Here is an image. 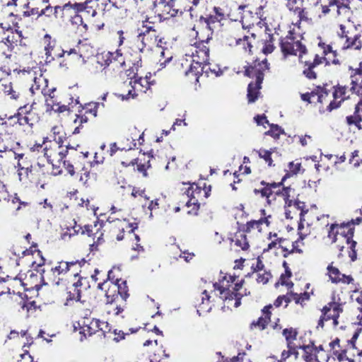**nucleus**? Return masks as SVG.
<instances>
[{
    "instance_id": "1",
    "label": "nucleus",
    "mask_w": 362,
    "mask_h": 362,
    "mask_svg": "<svg viewBox=\"0 0 362 362\" xmlns=\"http://www.w3.org/2000/svg\"><path fill=\"white\" fill-rule=\"evenodd\" d=\"M136 47L141 52H152L153 54L155 74L166 67L173 59V54L168 42L159 37L151 26L143 25V29L136 40Z\"/></svg>"
},
{
    "instance_id": "2",
    "label": "nucleus",
    "mask_w": 362,
    "mask_h": 362,
    "mask_svg": "<svg viewBox=\"0 0 362 362\" xmlns=\"http://www.w3.org/2000/svg\"><path fill=\"white\" fill-rule=\"evenodd\" d=\"M243 279L235 275L224 274L218 283L213 284L214 291L219 293L220 298L228 308H236L240 305V299L246 295L243 291Z\"/></svg>"
},
{
    "instance_id": "3",
    "label": "nucleus",
    "mask_w": 362,
    "mask_h": 362,
    "mask_svg": "<svg viewBox=\"0 0 362 362\" xmlns=\"http://www.w3.org/2000/svg\"><path fill=\"white\" fill-rule=\"evenodd\" d=\"M199 41L190 45L186 50L185 58L181 64L182 66L188 67L185 74L189 73L194 75L198 81V76L202 74L204 66L208 64L209 49L207 47V40L198 37Z\"/></svg>"
},
{
    "instance_id": "4",
    "label": "nucleus",
    "mask_w": 362,
    "mask_h": 362,
    "mask_svg": "<svg viewBox=\"0 0 362 362\" xmlns=\"http://www.w3.org/2000/svg\"><path fill=\"white\" fill-rule=\"evenodd\" d=\"M361 221V218H357L356 220L352 221V223H341V224H331L329 232L328 238L332 243L339 242L338 247L341 249L344 247L343 244L345 243L349 245L351 250L349 256L352 261L356 259V252L355 247L356 242L351 240L354 234V228L352 224H358Z\"/></svg>"
},
{
    "instance_id": "5",
    "label": "nucleus",
    "mask_w": 362,
    "mask_h": 362,
    "mask_svg": "<svg viewBox=\"0 0 362 362\" xmlns=\"http://www.w3.org/2000/svg\"><path fill=\"white\" fill-rule=\"evenodd\" d=\"M116 272H119V269L114 267L108 272V279L98 285L105 292L106 302L124 301L127 298L126 283L115 275Z\"/></svg>"
},
{
    "instance_id": "6",
    "label": "nucleus",
    "mask_w": 362,
    "mask_h": 362,
    "mask_svg": "<svg viewBox=\"0 0 362 362\" xmlns=\"http://www.w3.org/2000/svg\"><path fill=\"white\" fill-rule=\"evenodd\" d=\"M151 77V73H147L145 76L134 74L130 78L129 83L124 85V90L117 95L118 98L122 100H128L135 98L139 93H146L155 83Z\"/></svg>"
},
{
    "instance_id": "7",
    "label": "nucleus",
    "mask_w": 362,
    "mask_h": 362,
    "mask_svg": "<svg viewBox=\"0 0 362 362\" xmlns=\"http://www.w3.org/2000/svg\"><path fill=\"white\" fill-rule=\"evenodd\" d=\"M269 69V64L267 59H264L261 62L255 61L253 65L249 66L245 70V74L250 77H255V83H250L247 88V98L249 103H253L258 98L261 88V83L263 81V72Z\"/></svg>"
},
{
    "instance_id": "8",
    "label": "nucleus",
    "mask_w": 362,
    "mask_h": 362,
    "mask_svg": "<svg viewBox=\"0 0 362 362\" xmlns=\"http://www.w3.org/2000/svg\"><path fill=\"white\" fill-rule=\"evenodd\" d=\"M343 303L339 296L333 295L332 301L325 306L322 309V315L318 322V327H323L324 322H327V325L336 327L338 325V318L342 313Z\"/></svg>"
},
{
    "instance_id": "9",
    "label": "nucleus",
    "mask_w": 362,
    "mask_h": 362,
    "mask_svg": "<svg viewBox=\"0 0 362 362\" xmlns=\"http://www.w3.org/2000/svg\"><path fill=\"white\" fill-rule=\"evenodd\" d=\"M44 155L54 167L59 168L67 152L66 146L57 142L44 141Z\"/></svg>"
},
{
    "instance_id": "10",
    "label": "nucleus",
    "mask_w": 362,
    "mask_h": 362,
    "mask_svg": "<svg viewBox=\"0 0 362 362\" xmlns=\"http://www.w3.org/2000/svg\"><path fill=\"white\" fill-rule=\"evenodd\" d=\"M318 47L320 49V54H316L313 62L314 65L322 64H325V65L339 64L336 51L333 50L332 47L329 45H327L320 39Z\"/></svg>"
},
{
    "instance_id": "11",
    "label": "nucleus",
    "mask_w": 362,
    "mask_h": 362,
    "mask_svg": "<svg viewBox=\"0 0 362 362\" xmlns=\"http://www.w3.org/2000/svg\"><path fill=\"white\" fill-rule=\"evenodd\" d=\"M292 209L300 210V223L298 224V235L301 240L308 236L312 232V227L310 221V214H308V211H304L302 208L304 206V203L295 202L293 204L288 205Z\"/></svg>"
},
{
    "instance_id": "12",
    "label": "nucleus",
    "mask_w": 362,
    "mask_h": 362,
    "mask_svg": "<svg viewBox=\"0 0 362 362\" xmlns=\"http://www.w3.org/2000/svg\"><path fill=\"white\" fill-rule=\"evenodd\" d=\"M204 194L205 198L209 197V192L205 189H202L197 184L192 183L187 190V195L189 197V201L187 202V206L189 207L192 206L193 208L189 211V214H196L199 208L198 203L199 198Z\"/></svg>"
},
{
    "instance_id": "13",
    "label": "nucleus",
    "mask_w": 362,
    "mask_h": 362,
    "mask_svg": "<svg viewBox=\"0 0 362 362\" xmlns=\"http://www.w3.org/2000/svg\"><path fill=\"white\" fill-rule=\"evenodd\" d=\"M77 266L76 262L61 261L57 262L51 268L50 272L53 276V282L59 285V281L63 280L64 276L71 270L72 267Z\"/></svg>"
},
{
    "instance_id": "14",
    "label": "nucleus",
    "mask_w": 362,
    "mask_h": 362,
    "mask_svg": "<svg viewBox=\"0 0 362 362\" xmlns=\"http://www.w3.org/2000/svg\"><path fill=\"white\" fill-rule=\"evenodd\" d=\"M12 341L14 344L22 345L23 348L29 347L33 342V338L28 334L27 330H11L7 335L6 340Z\"/></svg>"
},
{
    "instance_id": "15",
    "label": "nucleus",
    "mask_w": 362,
    "mask_h": 362,
    "mask_svg": "<svg viewBox=\"0 0 362 362\" xmlns=\"http://www.w3.org/2000/svg\"><path fill=\"white\" fill-rule=\"evenodd\" d=\"M2 30H6L7 35L1 42V45L7 47L8 51H11L17 45L21 42L22 33L18 30H13L9 25L7 27L1 26Z\"/></svg>"
},
{
    "instance_id": "16",
    "label": "nucleus",
    "mask_w": 362,
    "mask_h": 362,
    "mask_svg": "<svg viewBox=\"0 0 362 362\" xmlns=\"http://www.w3.org/2000/svg\"><path fill=\"white\" fill-rule=\"evenodd\" d=\"M153 5L158 11L162 12L163 16L168 15L170 17H175L182 13V11L175 8L174 0H156Z\"/></svg>"
},
{
    "instance_id": "17",
    "label": "nucleus",
    "mask_w": 362,
    "mask_h": 362,
    "mask_svg": "<svg viewBox=\"0 0 362 362\" xmlns=\"http://www.w3.org/2000/svg\"><path fill=\"white\" fill-rule=\"evenodd\" d=\"M327 269L329 279L332 283L349 284H352L354 281V279L351 276L341 274L338 268L334 267L332 264L328 265Z\"/></svg>"
},
{
    "instance_id": "18",
    "label": "nucleus",
    "mask_w": 362,
    "mask_h": 362,
    "mask_svg": "<svg viewBox=\"0 0 362 362\" xmlns=\"http://www.w3.org/2000/svg\"><path fill=\"white\" fill-rule=\"evenodd\" d=\"M100 320L98 319H86L83 325L79 327L80 340L83 341L88 336H91L99 332Z\"/></svg>"
},
{
    "instance_id": "19",
    "label": "nucleus",
    "mask_w": 362,
    "mask_h": 362,
    "mask_svg": "<svg viewBox=\"0 0 362 362\" xmlns=\"http://www.w3.org/2000/svg\"><path fill=\"white\" fill-rule=\"evenodd\" d=\"M282 334L286 341V347L297 346V348L306 350L309 349V346L301 344L298 341V332L296 329L293 327L286 328L282 331Z\"/></svg>"
},
{
    "instance_id": "20",
    "label": "nucleus",
    "mask_w": 362,
    "mask_h": 362,
    "mask_svg": "<svg viewBox=\"0 0 362 362\" xmlns=\"http://www.w3.org/2000/svg\"><path fill=\"white\" fill-rule=\"evenodd\" d=\"M349 90L345 86L337 87L332 95L334 100L327 105V110L332 111L337 108L342 101L349 97Z\"/></svg>"
},
{
    "instance_id": "21",
    "label": "nucleus",
    "mask_w": 362,
    "mask_h": 362,
    "mask_svg": "<svg viewBox=\"0 0 362 362\" xmlns=\"http://www.w3.org/2000/svg\"><path fill=\"white\" fill-rule=\"evenodd\" d=\"M76 51L79 53L80 57L82 58L83 64H85L86 62L85 59L93 56L95 52L91 43L87 40H80L76 47V49H71L69 52V54L72 52H76Z\"/></svg>"
},
{
    "instance_id": "22",
    "label": "nucleus",
    "mask_w": 362,
    "mask_h": 362,
    "mask_svg": "<svg viewBox=\"0 0 362 362\" xmlns=\"http://www.w3.org/2000/svg\"><path fill=\"white\" fill-rule=\"evenodd\" d=\"M358 95H362V69H354L351 75V87L349 89Z\"/></svg>"
},
{
    "instance_id": "23",
    "label": "nucleus",
    "mask_w": 362,
    "mask_h": 362,
    "mask_svg": "<svg viewBox=\"0 0 362 362\" xmlns=\"http://www.w3.org/2000/svg\"><path fill=\"white\" fill-rule=\"evenodd\" d=\"M122 57V54L119 50L115 52H103L97 56L98 63L101 66H108L112 60H119Z\"/></svg>"
},
{
    "instance_id": "24",
    "label": "nucleus",
    "mask_w": 362,
    "mask_h": 362,
    "mask_svg": "<svg viewBox=\"0 0 362 362\" xmlns=\"http://www.w3.org/2000/svg\"><path fill=\"white\" fill-rule=\"evenodd\" d=\"M46 110L47 112H64L68 110L67 106L61 105L54 96L49 95L45 99Z\"/></svg>"
},
{
    "instance_id": "25",
    "label": "nucleus",
    "mask_w": 362,
    "mask_h": 362,
    "mask_svg": "<svg viewBox=\"0 0 362 362\" xmlns=\"http://www.w3.org/2000/svg\"><path fill=\"white\" fill-rule=\"evenodd\" d=\"M283 265L285 269V272L281 274L279 281L276 284V286L278 287L279 285L285 286L287 289L289 290L293 286V284L291 281L292 273L289 270L286 262H284Z\"/></svg>"
},
{
    "instance_id": "26",
    "label": "nucleus",
    "mask_w": 362,
    "mask_h": 362,
    "mask_svg": "<svg viewBox=\"0 0 362 362\" xmlns=\"http://www.w3.org/2000/svg\"><path fill=\"white\" fill-rule=\"evenodd\" d=\"M298 349L297 346L287 347L286 350H284L281 354V359L279 361L276 360L274 357H270L268 359V362H284L289 357L292 356L295 359L298 358Z\"/></svg>"
},
{
    "instance_id": "27",
    "label": "nucleus",
    "mask_w": 362,
    "mask_h": 362,
    "mask_svg": "<svg viewBox=\"0 0 362 362\" xmlns=\"http://www.w3.org/2000/svg\"><path fill=\"white\" fill-rule=\"evenodd\" d=\"M310 286V284H306L305 288L306 290H309ZM313 294V290L310 291H305L303 293H296L293 292H290L289 295L291 297V300H294L296 303L303 305L305 301L310 299V296Z\"/></svg>"
},
{
    "instance_id": "28",
    "label": "nucleus",
    "mask_w": 362,
    "mask_h": 362,
    "mask_svg": "<svg viewBox=\"0 0 362 362\" xmlns=\"http://www.w3.org/2000/svg\"><path fill=\"white\" fill-rule=\"evenodd\" d=\"M72 30L79 35H83L87 30V25L83 23V18L79 15H75L71 21Z\"/></svg>"
},
{
    "instance_id": "29",
    "label": "nucleus",
    "mask_w": 362,
    "mask_h": 362,
    "mask_svg": "<svg viewBox=\"0 0 362 362\" xmlns=\"http://www.w3.org/2000/svg\"><path fill=\"white\" fill-rule=\"evenodd\" d=\"M211 296L207 290H204L202 293L201 303L199 305L198 312L207 313L211 310Z\"/></svg>"
},
{
    "instance_id": "30",
    "label": "nucleus",
    "mask_w": 362,
    "mask_h": 362,
    "mask_svg": "<svg viewBox=\"0 0 362 362\" xmlns=\"http://www.w3.org/2000/svg\"><path fill=\"white\" fill-rule=\"evenodd\" d=\"M231 241L235 247H239L243 250H245L249 247L247 236L243 232L239 231L236 233Z\"/></svg>"
},
{
    "instance_id": "31",
    "label": "nucleus",
    "mask_w": 362,
    "mask_h": 362,
    "mask_svg": "<svg viewBox=\"0 0 362 362\" xmlns=\"http://www.w3.org/2000/svg\"><path fill=\"white\" fill-rule=\"evenodd\" d=\"M286 6L291 11L302 19L303 18V0H286Z\"/></svg>"
},
{
    "instance_id": "32",
    "label": "nucleus",
    "mask_w": 362,
    "mask_h": 362,
    "mask_svg": "<svg viewBox=\"0 0 362 362\" xmlns=\"http://www.w3.org/2000/svg\"><path fill=\"white\" fill-rule=\"evenodd\" d=\"M293 47H291V52H288V54L298 55L299 61L300 62L306 63V61H303V54L306 53V48L299 41L293 42Z\"/></svg>"
},
{
    "instance_id": "33",
    "label": "nucleus",
    "mask_w": 362,
    "mask_h": 362,
    "mask_svg": "<svg viewBox=\"0 0 362 362\" xmlns=\"http://www.w3.org/2000/svg\"><path fill=\"white\" fill-rule=\"evenodd\" d=\"M54 140L52 142H57L59 144H63L64 141L66 139V134L64 133L63 127L61 124H57L54 126L51 130Z\"/></svg>"
},
{
    "instance_id": "34",
    "label": "nucleus",
    "mask_w": 362,
    "mask_h": 362,
    "mask_svg": "<svg viewBox=\"0 0 362 362\" xmlns=\"http://www.w3.org/2000/svg\"><path fill=\"white\" fill-rule=\"evenodd\" d=\"M115 226L118 228L119 230L122 231L127 230L129 232L134 231L138 226V223H130L126 219L123 220H117L115 222Z\"/></svg>"
},
{
    "instance_id": "35",
    "label": "nucleus",
    "mask_w": 362,
    "mask_h": 362,
    "mask_svg": "<svg viewBox=\"0 0 362 362\" xmlns=\"http://www.w3.org/2000/svg\"><path fill=\"white\" fill-rule=\"evenodd\" d=\"M301 170V163L298 160L291 161L288 164L287 169L286 170V174L282 179L284 180L286 177L297 175Z\"/></svg>"
},
{
    "instance_id": "36",
    "label": "nucleus",
    "mask_w": 362,
    "mask_h": 362,
    "mask_svg": "<svg viewBox=\"0 0 362 362\" xmlns=\"http://www.w3.org/2000/svg\"><path fill=\"white\" fill-rule=\"evenodd\" d=\"M330 349L333 351V354L336 356L339 361H343L345 357V353L341 349L339 346V339H335L329 344Z\"/></svg>"
},
{
    "instance_id": "37",
    "label": "nucleus",
    "mask_w": 362,
    "mask_h": 362,
    "mask_svg": "<svg viewBox=\"0 0 362 362\" xmlns=\"http://www.w3.org/2000/svg\"><path fill=\"white\" fill-rule=\"evenodd\" d=\"M124 301H119L117 303L106 302V311L110 315H117L123 310V306L122 303Z\"/></svg>"
},
{
    "instance_id": "38",
    "label": "nucleus",
    "mask_w": 362,
    "mask_h": 362,
    "mask_svg": "<svg viewBox=\"0 0 362 362\" xmlns=\"http://www.w3.org/2000/svg\"><path fill=\"white\" fill-rule=\"evenodd\" d=\"M141 206H142V208L144 209L147 208V209L149 211V218H153L152 211L158 208V206H159L158 199H156L154 200H150L149 197L147 196V197L141 203Z\"/></svg>"
},
{
    "instance_id": "39",
    "label": "nucleus",
    "mask_w": 362,
    "mask_h": 362,
    "mask_svg": "<svg viewBox=\"0 0 362 362\" xmlns=\"http://www.w3.org/2000/svg\"><path fill=\"white\" fill-rule=\"evenodd\" d=\"M268 240L269 243H267V247H264L263 249V251H269L272 250H276L280 247V241L279 240V238H277V235L276 233L272 234L269 233L268 236Z\"/></svg>"
},
{
    "instance_id": "40",
    "label": "nucleus",
    "mask_w": 362,
    "mask_h": 362,
    "mask_svg": "<svg viewBox=\"0 0 362 362\" xmlns=\"http://www.w3.org/2000/svg\"><path fill=\"white\" fill-rule=\"evenodd\" d=\"M277 185L274 183L272 184L270 186L265 187L260 191L262 197L267 198L268 204L271 203L272 199H273L275 194H277V192L273 191V189H275Z\"/></svg>"
},
{
    "instance_id": "41",
    "label": "nucleus",
    "mask_w": 362,
    "mask_h": 362,
    "mask_svg": "<svg viewBox=\"0 0 362 362\" xmlns=\"http://www.w3.org/2000/svg\"><path fill=\"white\" fill-rule=\"evenodd\" d=\"M214 11L215 13L214 16H211L209 18L204 19V22L207 25L215 21H221L225 18V13L221 8L214 7Z\"/></svg>"
},
{
    "instance_id": "42",
    "label": "nucleus",
    "mask_w": 362,
    "mask_h": 362,
    "mask_svg": "<svg viewBox=\"0 0 362 362\" xmlns=\"http://www.w3.org/2000/svg\"><path fill=\"white\" fill-rule=\"evenodd\" d=\"M264 35L265 39L264 40L263 42V48L262 52L264 54H269L272 53L274 49V46L273 44V37L266 33V29L264 30Z\"/></svg>"
},
{
    "instance_id": "43",
    "label": "nucleus",
    "mask_w": 362,
    "mask_h": 362,
    "mask_svg": "<svg viewBox=\"0 0 362 362\" xmlns=\"http://www.w3.org/2000/svg\"><path fill=\"white\" fill-rule=\"evenodd\" d=\"M14 158L15 160H17V163L15 165L16 168H31V164L30 161L27 159L26 157H25L23 153H14Z\"/></svg>"
},
{
    "instance_id": "44",
    "label": "nucleus",
    "mask_w": 362,
    "mask_h": 362,
    "mask_svg": "<svg viewBox=\"0 0 362 362\" xmlns=\"http://www.w3.org/2000/svg\"><path fill=\"white\" fill-rule=\"evenodd\" d=\"M362 47V42L359 39V37L355 36L354 39L347 38L346 44L343 46L344 49H360Z\"/></svg>"
},
{
    "instance_id": "45",
    "label": "nucleus",
    "mask_w": 362,
    "mask_h": 362,
    "mask_svg": "<svg viewBox=\"0 0 362 362\" xmlns=\"http://www.w3.org/2000/svg\"><path fill=\"white\" fill-rule=\"evenodd\" d=\"M8 202L13 206L16 211H19L23 207H26L29 205L28 202H22L16 194L8 198Z\"/></svg>"
},
{
    "instance_id": "46",
    "label": "nucleus",
    "mask_w": 362,
    "mask_h": 362,
    "mask_svg": "<svg viewBox=\"0 0 362 362\" xmlns=\"http://www.w3.org/2000/svg\"><path fill=\"white\" fill-rule=\"evenodd\" d=\"M271 218L270 215L267 216L264 218H261L258 221H253L248 223V226L250 228L257 230L258 231H260L262 230L261 226L262 224H265L267 226L269 225V218Z\"/></svg>"
},
{
    "instance_id": "47",
    "label": "nucleus",
    "mask_w": 362,
    "mask_h": 362,
    "mask_svg": "<svg viewBox=\"0 0 362 362\" xmlns=\"http://www.w3.org/2000/svg\"><path fill=\"white\" fill-rule=\"evenodd\" d=\"M256 152L258 154V156L261 158H263L269 166L272 165L273 161H272L271 156H272V153L274 152L273 148H271L270 150L260 148L259 150L256 151Z\"/></svg>"
},
{
    "instance_id": "48",
    "label": "nucleus",
    "mask_w": 362,
    "mask_h": 362,
    "mask_svg": "<svg viewBox=\"0 0 362 362\" xmlns=\"http://www.w3.org/2000/svg\"><path fill=\"white\" fill-rule=\"evenodd\" d=\"M293 42H296L292 37L287 36L286 38L281 40V51L285 56L288 55V52H291V47H293Z\"/></svg>"
},
{
    "instance_id": "49",
    "label": "nucleus",
    "mask_w": 362,
    "mask_h": 362,
    "mask_svg": "<svg viewBox=\"0 0 362 362\" xmlns=\"http://www.w3.org/2000/svg\"><path fill=\"white\" fill-rule=\"evenodd\" d=\"M80 296L78 291L76 288H74L73 291H69V292H67L66 299V301L64 302V305H70L72 302L78 300Z\"/></svg>"
},
{
    "instance_id": "50",
    "label": "nucleus",
    "mask_w": 362,
    "mask_h": 362,
    "mask_svg": "<svg viewBox=\"0 0 362 362\" xmlns=\"http://www.w3.org/2000/svg\"><path fill=\"white\" fill-rule=\"evenodd\" d=\"M272 308L271 305L267 306L263 309V316L259 317L258 320V325L264 329L265 325L268 323L270 319L269 309Z\"/></svg>"
},
{
    "instance_id": "51",
    "label": "nucleus",
    "mask_w": 362,
    "mask_h": 362,
    "mask_svg": "<svg viewBox=\"0 0 362 362\" xmlns=\"http://www.w3.org/2000/svg\"><path fill=\"white\" fill-rule=\"evenodd\" d=\"M131 194L134 198H135L137 200L140 205L147 197V195L145 193V190L140 188L134 187L132 189Z\"/></svg>"
},
{
    "instance_id": "52",
    "label": "nucleus",
    "mask_w": 362,
    "mask_h": 362,
    "mask_svg": "<svg viewBox=\"0 0 362 362\" xmlns=\"http://www.w3.org/2000/svg\"><path fill=\"white\" fill-rule=\"evenodd\" d=\"M270 129L265 132L266 135H269L274 139H279L280 135L284 134V130L278 125L270 124Z\"/></svg>"
},
{
    "instance_id": "53",
    "label": "nucleus",
    "mask_w": 362,
    "mask_h": 362,
    "mask_svg": "<svg viewBox=\"0 0 362 362\" xmlns=\"http://www.w3.org/2000/svg\"><path fill=\"white\" fill-rule=\"evenodd\" d=\"M50 37L48 35L45 36V40H46L47 45L45 47V54L46 56V62H50L53 60V57L52 56V51L54 45L51 44L49 41Z\"/></svg>"
},
{
    "instance_id": "54",
    "label": "nucleus",
    "mask_w": 362,
    "mask_h": 362,
    "mask_svg": "<svg viewBox=\"0 0 362 362\" xmlns=\"http://www.w3.org/2000/svg\"><path fill=\"white\" fill-rule=\"evenodd\" d=\"M88 122V117L86 115H77L76 118L74 120V124L76 127L74 129L73 134H78L80 132L79 127Z\"/></svg>"
},
{
    "instance_id": "55",
    "label": "nucleus",
    "mask_w": 362,
    "mask_h": 362,
    "mask_svg": "<svg viewBox=\"0 0 362 362\" xmlns=\"http://www.w3.org/2000/svg\"><path fill=\"white\" fill-rule=\"evenodd\" d=\"M315 95L316 97L315 98V100H316L320 103H328L329 105L330 102H332V100H330L329 98L327 93L323 90H320L315 93Z\"/></svg>"
},
{
    "instance_id": "56",
    "label": "nucleus",
    "mask_w": 362,
    "mask_h": 362,
    "mask_svg": "<svg viewBox=\"0 0 362 362\" xmlns=\"http://www.w3.org/2000/svg\"><path fill=\"white\" fill-rule=\"evenodd\" d=\"M235 43L237 45L242 46L244 49L246 51L248 50L249 52H251L252 45L250 42H248V37L246 35L243 36V38L238 37L235 39Z\"/></svg>"
},
{
    "instance_id": "57",
    "label": "nucleus",
    "mask_w": 362,
    "mask_h": 362,
    "mask_svg": "<svg viewBox=\"0 0 362 362\" xmlns=\"http://www.w3.org/2000/svg\"><path fill=\"white\" fill-rule=\"evenodd\" d=\"M81 228L79 226H74L73 228H67V230L66 232H64L62 235V238L63 240H67L68 238H70L71 236L74 235L75 234H76L79 229Z\"/></svg>"
},
{
    "instance_id": "58",
    "label": "nucleus",
    "mask_w": 362,
    "mask_h": 362,
    "mask_svg": "<svg viewBox=\"0 0 362 362\" xmlns=\"http://www.w3.org/2000/svg\"><path fill=\"white\" fill-rule=\"evenodd\" d=\"M271 277L270 274L263 272L262 273H258L257 274V281L259 284H267Z\"/></svg>"
},
{
    "instance_id": "59",
    "label": "nucleus",
    "mask_w": 362,
    "mask_h": 362,
    "mask_svg": "<svg viewBox=\"0 0 362 362\" xmlns=\"http://www.w3.org/2000/svg\"><path fill=\"white\" fill-rule=\"evenodd\" d=\"M351 298L353 301H355L362 306V291L355 290L351 295ZM362 310V308H361Z\"/></svg>"
},
{
    "instance_id": "60",
    "label": "nucleus",
    "mask_w": 362,
    "mask_h": 362,
    "mask_svg": "<svg viewBox=\"0 0 362 362\" xmlns=\"http://www.w3.org/2000/svg\"><path fill=\"white\" fill-rule=\"evenodd\" d=\"M254 119L258 126H262L264 128H267V125H270L264 115H257Z\"/></svg>"
},
{
    "instance_id": "61",
    "label": "nucleus",
    "mask_w": 362,
    "mask_h": 362,
    "mask_svg": "<svg viewBox=\"0 0 362 362\" xmlns=\"http://www.w3.org/2000/svg\"><path fill=\"white\" fill-rule=\"evenodd\" d=\"M315 92L305 93L300 94L302 100L308 103H313L315 101Z\"/></svg>"
},
{
    "instance_id": "62",
    "label": "nucleus",
    "mask_w": 362,
    "mask_h": 362,
    "mask_svg": "<svg viewBox=\"0 0 362 362\" xmlns=\"http://www.w3.org/2000/svg\"><path fill=\"white\" fill-rule=\"evenodd\" d=\"M18 170V175L19 180L21 181L25 179L28 176V173L30 172V168H16Z\"/></svg>"
},
{
    "instance_id": "63",
    "label": "nucleus",
    "mask_w": 362,
    "mask_h": 362,
    "mask_svg": "<svg viewBox=\"0 0 362 362\" xmlns=\"http://www.w3.org/2000/svg\"><path fill=\"white\" fill-rule=\"evenodd\" d=\"M90 179V173L86 170H83V172L81 173L79 180L83 185H86Z\"/></svg>"
},
{
    "instance_id": "64",
    "label": "nucleus",
    "mask_w": 362,
    "mask_h": 362,
    "mask_svg": "<svg viewBox=\"0 0 362 362\" xmlns=\"http://www.w3.org/2000/svg\"><path fill=\"white\" fill-rule=\"evenodd\" d=\"M111 330L109 324L107 322L100 320L99 331H101L103 334L108 333Z\"/></svg>"
}]
</instances>
